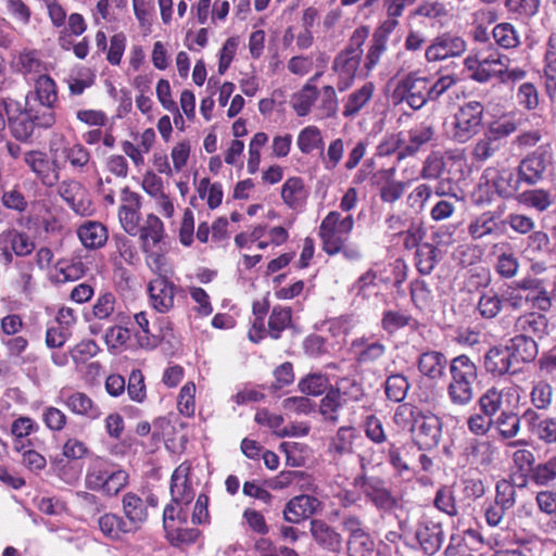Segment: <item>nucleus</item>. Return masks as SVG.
Returning <instances> with one entry per match:
<instances>
[{
  "label": "nucleus",
  "mask_w": 556,
  "mask_h": 556,
  "mask_svg": "<svg viewBox=\"0 0 556 556\" xmlns=\"http://www.w3.org/2000/svg\"><path fill=\"white\" fill-rule=\"evenodd\" d=\"M375 91V85L370 81L365 83L361 88L352 91L343 100L342 115L346 118L356 116L371 100Z\"/></svg>",
  "instance_id": "nucleus-33"
},
{
  "label": "nucleus",
  "mask_w": 556,
  "mask_h": 556,
  "mask_svg": "<svg viewBox=\"0 0 556 556\" xmlns=\"http://www.w3.org/2000/svg\"><path fill=\"white\" fill-rule=\"evenodd\" d=\"M98 525L101 532L113 540L121 539L122 535L131 533L123 517L113 513L102 515L98 520Z\"/></svg>",
  "instance_id": "nucleus-43"
},
{
  "label": "nucleus",
  "mask_w": 556,
  "mask_h": 556,
  "mask_svg": "<svg viewBox=\"0 0 556 556\" xmlns=\"http://www.w3.org/2000/svg\"><path fill=\"white\" fill-rule=\"evenodd\" d=\"M344 405L338 394L330 388L320 401L319 412L326 421L337 424L339 421V412Z\"/></svg>",
  "instance_id": "nucleus-56"
},
{
  "label": "nucleus",
  "mask_w": 556,
  "mask_h": 556,
  "mask_svg": "<svg viewBox=\"0 0 556 556\" xmlns=\"http://www.w3.org/2000/svg\"><path fill=\"white\" fill-rule=\"evenodd\" d=\"M520 417L511 410H502L494 420L498 435L502 439H513L520 430Z\"/></svg>",
  "instance_id": "nucleus-47"
},
{
  "label": "nucleus",
  "mask_w": 556,
  "mask_h": 556,
  "mask_svg": "<svg viewBox=\"0 0 556 556\" xmlns=\"http://www.w3.org/2000/svg\"><path fill=\"white\" fill-rule=\"evenodd\" d=\"M331 389L345 405L350 402L359 401L364 395L362 386L350 378L340 379L336 387H331Z\"/></svg>",
  "instance_id": "nucleus-55"
},
{
  "label": "nucleus",
  "mask_w": 556,
  "mask_h": 556,
  "mask_svg": "<svg viewBox=\"0 0 556 556\" xmlns=\"http://www.w3.org/2000/svg\"><path fill=\"white\" fill-rule=\"evenodd\" d=\"M163 222L154 214L147 215L142 226H140V240L142 241V249L144 252L150 251L153 247L159 244L164 237Z\"/></svg>",
  "instance_id": "nucleus-36"
},
{
  "label": "nucleus",
  "mask_w": 556,
  "mask_h": 556,
  "mask_svg": "<svg viewBox=\"0 0 556 556\" xmlns=\"http://www.w3.org/2000/svg\"><path fill=\"white\" fill-rule=\"evenodd\" d=\"M24 162L36 174L45 186L52 187L59 181V172L40 151H28Z\"/></svg>",
  "instance_id": "nucleus-29"
},
{
  "label": "nucleus",
  "mask_w": 556,
  "mask_h": 556,
  "mask_svg": "<svg viewBox=\"0 0 556 556\" xmlns=\"http://www.w3.org/2000/svg\"><path fill=\"white\" fill-rule=\"evenodd\" d=\"M506 61L507 55L489 43L481 48H472L464 59V66L472 80L484 84L492 78H500Z\"/></svg>",
  "instance_id": "nucleus-3"
},
{
  "label": "nucleus",
  "mask_w": 556,
  "mask_h": 556,
  "mask_svg": "<svg viewBox=\"0 0 556 556\" xmlns=\"http://www.w3.org/2000/svg\"><path fill=\"white\" fill-rule=\"evenodd\" d=\"M354 224L355 220L351 214L342 216L338 211H330L318 228L323 251L328 255L339 254L343 243L349 241Z\"/></svg>",
  "instance_id": "nucleus-4"
},
{
  "label": "nucleus",
  "mask_w": 556,
  "mask_h": 556,
  "mask_svg": "<svg viewBox=\"0 0 556 556\" xmlns=\"http://www.w3.org/2000/svg\"><path fill=\"white\" fill-rule=\"evenodd\" d=\"M58 87L49 75H39L34 78L31 89L26 93V102L53 103L58 104Z\"/></svg>",
  "instance_id": "nucleus-30"
},
{
  "label": "nucleus",
  "mask_w": 556,
  "mask_h": 556,
  "mask_svg": "<svg viewBox=\"0 0 556 556\" xmlns=\"http://www.w3.org/2000/svg\"><path fill=\"white\" fill-rule=\"evenodd\" d=\"M296 146L303 154H311L317 150L324 151V138L317 126L309 125L300 130L296 138Z\"/></svg>",
  "instance_id": "nucleus-41"
},
{
  "label": "nucleus",
  "mask_w": 556,
  "mask_h": 556,
  "mask_svg": "<svg viewBox=\"0 0 556 556\" xmlns=\"http://www.w3.org/2000/svg\"><path fill=\"white\" fill-rule=\"evenodd\" d=\"M434 134L433 125L426 121L414 125L406 134L403 132L404 148L399 152L397 160L401 161L405 157L415 156L425 150L433 140Z\"/></svg>",
  "instance_id": "nucleus-16"
},
{
  "label": "nucleus",
  "mask_w": 556,
  "mask_h": 556,
  "mask_svg": "<svg viewBox=\"0 0 556 556\" xmlns=\"http://www.w3.org/2000/svg\"><path fill=\"white\" fill-rule=\"evenodd\" d=\"M128 484V473L123 469H113L102 459L93 460L88 467L85 485L106 496L117 495Z\"/></svg>",
  "instance_id": "nucleus-7"
},
{
  "label": "nucleus",
  "mask_w": 556,
  "mask_h": 556,
  "mask_svg": "<svg viewBox=\"0 0 556 556\" xmlns=\"http://www.w3.org/2000/svg\"><path fill=\"white\" fill-rule=\"evenodd\" d=\"M51 152L54 157L53 166H58V160L62 159L70 164L75 173H86L93 164L89 150L80 142H66L61 148L52 146Z\"/></svg>",
  "instance_id": "nucleus-17"
},
{
  "label": "nucleus",
  "mask_w": 556,
  "mask_h": 556,
  "mask_svg": "<svg viewBox=\"0 0 556 556\" xmlns=\"http://www.w3.org/2000/svg\"><path fill=\"white\" fill-rule=\"evenodd\" d=\"M123 204L118 211V218L123 229L130 236L140 231V195L127 187L122 190Z\"/></svg>",
  "instance_id": "nucleus-22"
},
{
  "label": "nucleus",
  "mask_w": 556,
  "mask_h": 556,
  "mask_svg": "<svg viewBox=\"0 0 556 556\" xmlns=\"http://www.w3.org/2000/svg\"><path fill=\"white\" fill-rule=\"evenodd\" d=\"M56 402L64 405L74 415L81 416L91 421L99 419L102 415L99 404L81 391L62 389Z\"/></svg>",
  "instance_id": "nucleus-14"
},
{
  "label": "nucleus",
  "mask_w": 556,
  "mask_h": 556,
  "mask_svg": "<svg viewBox=\"0 0 556 556\" xmlns=\"http://www.w3.org/2000/svg\"><path fill=\"white\" fill-rule=\"evenodd\" d=\"M547 318L540 313H528L517 318L515 327L521 334L542 338L547 331Z\"/></svg>",
  "instance_id": "nucleus-39"
},
{
  "label": "nucleus",
  "mask_w": 556,
  "mask_h": 556,
  "mask_svg": "<svg viewBox=\"0 0 556 556\" xmlns=\"http://www.w3.org/2000/svg\"><path fill=\"white\" fill-rule=\"evenodd\" d=\"M492 36L496 45L505 50L515 49L521 45L520 34L510 23L495 25Z\"/></svg>",
  "instance_id": "nucleus-42"
},
{
  "label": "nucleus",
  "mask_w": 556,
  "mask_h": 556,
  "mask_svg": "<svg viewBox=\"0 0 556 556\" xmlns=\"http://www.w3.org/2000/svg\"><path fill=\"white\" fill-rule=\"evenodd\" d=\"M329 380L326 375L320 372L308 374L299 381V390L307 395L318 396L323 394L328 387Z\"/></svg>",
  "instance_id": "nucleus-57"
},
{
  "label": "nucleus",
  "mask_w": 556,
  "mask_h": 556,
  "mask_svg": "<svg viewBox=\"0 0 556 556\" xmlns=\"http://www.w3.org/2000/svg\"><path fill=\"white\" fill-rule=\"evenodd\" d=\"M355 358L359 364H374L383 357L387 348L380 341L370 342L367 338H359L352 342Z\"/></svg>",
  "instance_id": "nucleus-34"
},
{
  "label": "nucleus",
  "mask_w": 556,
  "mask_h": 556,
  "mask_svg": "<svg viewBox=\"0 0 556 556\" xmlns=\"http://www.w3.org/2000/svg\"><path fill=\"white\" fill-rule=\"evenodd\" d=\"M323 502L312 495L302 494L292 497L283 508V518L290 523H299L313 515L320 513Z\"/></svg>",
  "instance_id": "nucleus-21"
},
{
  "label": "nucleus",
  "mask_w": 556,
  "mask_h": 556,
  "mask_svg": "<svg viewBox=\"0 0 556 556\" xmlns=\"http://www.w3.org/2000/svg\"><path fill=\"white\" fill-rule=\"evenodd\" d=\"M415 538L421 551L426 555L432 556L441 548L444 541L442 525L428 517H424L417 525Z\"/></svg>",
  "instance_id": "nucleus-20"
},
{
  "label": "nucleus",
  "mask_w": 556,
  "mask_h": 556,
  "mask_svg": "<svg viewBox=\"0 0 556 556\" xmlns=\"http://www.w3.org/2000/svg\"><path fill=\"white\" fill-rule=\"evenodd\" d=\"M123 513L125 522L131 532L138 531L148 520V506L144 501L132 492L123 496Z\"/></svg>",
  "instance_id": "nucleus-28"
},
{
  "label": "nucleus",
  "mask_w": 556,
  "mask_h": 556,
  "mask_svg": "<svg viewBox=\"0 0 556 556\" xmlns=\"http://www.w3.org/2000/svg\"><path fill=\"white\" fill-rule=\"evenodd\" d=\"M518 122L513 115H503L498 119L490 123L485 131L496 141L503 142L505 138L518 129Z\"/></svg>",
  "instance_id": "nucleus-54"
},
{
  "label": "nucleus",
  "mask_w": 556,
  "mask_h": 556,
  "mask_svg": "<svg viewBox=\"0 0 556 556\" xmlns=\"http://www.w3.org/2000/svg\"><path fill=\"white\" fill-rule=\"evenodd\" d=\"M187 522L180 523L178 520L169 523H164V529L167 532V536L174 544H191L195 542L200 532L194 528H187Z\"/></svg>",
  "instance_id": "nucleus-51"
},
{
  "label": "nucleus",
  "mask_w": 556,
  "mask_h": 556,
  "mask_svg": "<svg viewBox=\"0 0 556 556\" xmlns=\"http://www.w3.org/2000/svg\"><path fill=\"white\" fill-rule=\"evenodd\" d=\"M355 484L361 489L365 498L379 511L390 513L397 507L399 500L383 479L363 475L355 479Z\"/></svg>",
  "instance_id": "nucleus-9"
},
{
  "label": "nucleus",
  "mask_w": 556,
  "mask_h": 556,
  "mask_svg": "<svg viewBox=\"0 0 556 556\" xmlns=\"http://www.w3.org/2000/svg\"><path fill=\"white\" fill-rule=\"evenodd\" d=\"M318 93V89L315 85L305 84L302 89L292 97L291 104L295 113L299 116H306L316 102Z\"/></svg>",
  "instance_id": "nucleus-44"
},
{
  "label": "nucleus",
  "mask_w": 556,
  "mask_h": 556,
  "mask_svg": "<svg viewBox=\"0 0 556 556\" xmlns=\"http://www.w3.org/2000/svg\"><path fill=\"white\" fill-rule=\"evenodd\" d=\"M179 287L165 276L152 279L148 285L150 304L157 313L165 314L175 306V298Z\"/></svg>",
  "instance_id": "nucleus-15"
},
{
  "label": "nucleus",
  "mask_w": 556,
  "mask_h": 556,
  "mask_svg": "<svg viewBox=\"0 0 556 556\" xmlns=\"http://www.w3.org/2000/svg\"><path fill=\"white\" fill-rule=\"evenodd\" d=\"M387 49L388 42L379 40L374 37L371 38L362 68V71L365 72V76H368L372 72V70L379 64Z\"/></svg>",
  "instance_id": "nucleus-60"
},
{
  "label": "nucleus",
  "mask_w": 556,
  "mask_h": 556,
  "mask_svg": "<svg viewBox=\"0 0 556 556\" xmlns=\"http://www.w3.org/2000/svg\"><path fill=\"white\" fill-rule=\"evenodd\" d=\"M35 248V242L26 232L15 228L0 232V260L4 265L12 264L14 255L18 257L30 255Z\"/></svg>",
  "instance_id": "nucleus-13"
},
{
  "label": "nucleus",
  "mask_w": 556,
  "mask_h": 556,
  "mask_svg": "<svg viewBox=\"0 0 556 556\" xmlns=\"http://www.w3.org/2000/svg\"><path fill=\"white\" fill-rule=\"evenodd\" d=\"M77 236L84 247L99 249L108 241V230L99 222H87L79 226Z\"/></svg>",
  "instance_id": "nucleus-37"
},
{
  "label": "nucleus",
  "mask_w": 556,
  "mask_h": 556,
  "mask_svg": "<svg viewBox=\"0 0 556 556\" xmlns=\"http://www.w3.org/2000/svg\"><path fill=\"white\" fill-rule=\"evenodd\" d=\"M375 543L366 529L348 538V549L351 556H365L374 549Z\"/></svg>",
  "instance_id": "nucleus-63"
},
{
  "label": "nucleus",
  "mask_w": 556,
  "mask_h": 556,
  "mask_svg": "<svg viewBox=\"0 0 556 556\" xmlns=\"http://www.w3.org/2000/svg\"><path fill=\"white\" fill-rule=\"evenodd\" d=\"M516 368L521 371L525 364L531 363L538 355V344L527 334H518L505 343Z\"/></svg>",
  "instance_id": "nucleus-26"
},
{
  "label": "nucleus",
  "mask_w": 556,
  "mask_h": 556,
  "mask_svg": "<svg viewBox=\"0 0 556 556\" xmlns=\"http://www.w3.org/2000/svg\"><path fill=\"white\" fill-rule=\"evenodd\" d=\"M409 430L413 441L419 450H432L441 441L442 422L437 415L420 409Z\"/></svg>",
  "instance_id": "nucleus-10"
},
{
  "label": "nucleus",
  "mask_w": 556,
  "mask_h": 556,
  "mask_svg": "<svg viewBox=\"0 0 556 556\" xmlns=\"http://www.w3.org/2000/svg\"><path fill=\"white\" fill-rule=\"evenodd\" d=\"M439 250L431 243H421L415 253V265L421 275H430L439 258Z\"/></svg>",
  "instance_id": "nucleus-46"
},
{
  "label": "nucleus",
  "mask_w": 556,
  "mask_h": 556,
  "mask_svg": "<svg viewBox=\"0 0 556 556\" xmlns=\"http://www.w3.org/2000/svg\"><path fill=\"white\" fill-rule=\"evenodd\" d=\"M356 437L357 431L354 427H340L329 440V454L333 455L334 457L351 454L353 452V444Z\"/></svg>",
  "instance_id": "nucleus-38"
},
{
  "label": "nucleus",
  "mask_w": 556,
  "mask_h": 556,
  "mask_svg": "<svg viewBox=\"0 0 556 556\" xmlns=\"http://www.w3.org/2000/svg\"><path fill=\"white\" fill-rule=\"evenodd\" d=\"M15 72L22 74L24 77H35L45 75L46 66L40 59L39 52L36 50H23L20 52L12 62Z\"/></svg>",
  "instance_id": "nucleus-31"
},
{
  "label": "nucleus",
  "mask_w": 556,
  "mask_h": 556,
  "mask_svg": "<svg viewBox=\"0 0 556 556\" xmlns=\"http://www.w3.org/2000/svg\"><path fill=\"white\" fill-rule=\"evenodd\" d=\"M521 202L540 212L547 210L553 203V195L544 189H533L521 194Z\"/></svg>",
  "instance_id": "nucleus-59"
},
{
  "label": "nucleus",
  "mask_w": 556,
  "mask_h": 556,
  "mask_svg": "<svg viewBox=\"0 0 556 556\" xmlns=\"http://www.w3.org/2000/svg\"><path fill=\"white\" fill-rule=\"evenodd\" d=\"M451 379L459 382L475 384L478 380V366L467 355L454 357L448 364Z\"/></svg>",
  "instance_id": "nucleus-35"
},
{
  "label": "nucleus",
  "mask_w": 556,
  "mask_h": 556,
  "mask_svg": "<svg viewBox=\"0 0 556 556\" xmlns=\"http://www.w3.org/2000/svg\"><path fill=\"white\" fill-rule=\"evenodd\" d=\"M292 312L290 307L277 305L273 307L268 317V336L275 340L291 325Z\"/></svg>",
  "instance_id": "nucleus-45"
},
{
  "label": "nucleus",
  "mask_w": 556,
  "mask_h": 556,
  "mask_svg": "<svg viewBox=\"0 0 556 556\" xmlns=\"http://www.w3.org/2000/svg\"><path fill=\"white\" fill-rule=\"evenodd\" d=\"M409 387L410 384L404 375H391L384 382L386 395L390 401L401 403L406 399Z\"/></svg>",
  "instance_id": "nucleus-49"
},
{
  "label": "nucleus",
  "mask_w": 556,
  "mask_h": 556,
  "mask_svg": "<svg viewBox=\"0 0 556 556\" xmlns=\"http://www.w3.org/2000/svg\"><path fill=\"white\" fill-rule=\"evenodd\" d=\"M343 154L344 142L341 138H337L329 143L326 152L324 150L319 153V156L325 169L332 170L339 165Z\"/></svg>",
  "instance_id": "nucleus-62"
},
{
  "label": "nucleus",
  "mask_w": 556,
  "mask_h": 556,
  "mask_svg": "<svg viewBox=\"0 0 556 556\" xmlns=\"http://www.w3.org/2000/svg\"><path fill=\"white\" fill-rule=\"evenodd\" d=\"M58 104L26 102L22 116L12 124V131L18 140H27L35 128H51L56 123Z\"/></svg>",
  "instance_id": "nucleus-6"
},
{
  "label": "nucleus",
  "mask_w": 556,
  "mask_h": 556,
  "mask_svg": "<svg viewBox=\"0 0 556 556\" xmlns=\"http://www.w3.org/2000/svg\"><path fill=\"white\" fill-rule=\"evenodd\" d=\"M503 147V142L496 141L486 131L477 140L472 148V157L477 162H485L493 157Z\"/></svg>",
  "instance_id": "nucleus-52"
},
{
  "label": "nucleus",
  "mask_w": 556,
  "mask_h": 556,
  "mask_svg": "<svg viewBox=\"0 0 556 556\" xmlns=\"http://www.w3.org/2000/svg\"><path fill=\"white\" fill-rule=\"evenodd\" d=\"M364 38L357 31L354 33L350 43L333 59L331 70L337 75V88L340 92L349 89L361 67Z\"/></svg>",
  "instance_id": "nucleus-5"
},
{
  "label": "nucleus",
  "mask_w": 556,
  "mask_h": 556,
  "mask_svg": "<svg viewBox=\"0 0 556 556\" xmlns=\"http://www.w3.org/2000/svg\"><path fill=\"white\" fill-rule=\"evenodd\" d=\"M447 397L450 402L459 407L469 405L475 396L473 386L465 382L450 380L447 388Z\"/></svg>",
  "instance_id": "nucleus-48"
},
{
  "label": "nucleus",
  "mask_w": 556,
  "mask_h": 556,
  "mask_svg": "<svg viewBox=\"0 0 556 556\" xmlns=\"http://www.w3.org/2000/svg\"><path fill=\"white\" fill-rule=\"evenodd\" d=\"M483 118L484 105L480 101L464 103L453 115L448 129L451 138L459 143L469 141L482 130Z\"/></svg>",
  "instance_id": "nucleus-8"
},
{
  "label": "nucleus",
  "mask_w": 556,
  "mask_h": 556,
  "mask_svg": "<svg viewBox=\"0 0 556 556\" xmlns=\"http://www.w3.org/2000/svg\"><path fill=\"white\" fill-rule=\"evenodd\" d=\"M467 50L466 40L450 31L434 37L425 50V59L429 63H437L447 59L458 58Z\"/></svg>",
  "instance_id": "nucleus-12"
},
{
  "label": "nucleus",
  "mask_w": 556,
  "mask_h": 556,
  "mask_svg": "<svg viewBox=\"0 0 556 556\" xmlns=\"http://www.w3.org/2000/svg\"><path fill=\"white\" fill-rule=\"evenodd\" d=\"M504 391L495 387L489 388L478 400L480 412L493 418L503 406Z\"/></svg>",
  "instance_id": "nucleus-53"
},
{
  "label": "nucleus",
  "mask_w": 556,
  "mask_h": 556,
  "mask_svg": "<svg viewBox=\"0 0 556 556\" xmlns=\"http://www.w3.org/2000/svg\"><path fill=\"white\" fill-rule=\"evenodd\" d=\"M520 181L519 174L516 176L511 170L505 169L493 180V187L501 198L508 199L519 190Z\"/></svg>",
  "instance_id": "nucleus-50"
},
{
  "label": "nucleus",
  "mask_w": 556,
  "mask_h": 556,
  "mask_svg": "<svg viewBox=\"0 0 556 556\" xmlns=\"http://www.w3.org/2000/svg\"><path fill=\"white\" fill-rule=\"evenodd\" d=\"M255 551L258 556H299L294 549L287 546H277L265 538L255 542Z\"/></svg>",
  "instance_id": "nucleus-64"
},
{
  "label": "nucleus",
  "mask_w": 556,
  "mask_h": 556,
  "mask_svg": "<svg viewBox=\"0 0 556 556\" xmlns=\"http://www.w3.org/2000/svg\"><path fill=\"white\" fill-rule=\"evenodd\" d=\"M303 188V180L300 177H290L282 185L281 198L290 208L301 205Z\"/></svg>",
  "instance_id": "nucleus-58"
},
{
  "label": "nucleus",
  "mask_w": 556,
  "mask_h": 556,
  "mask_svg": "<svg viewBox=\"0 0 556 556\" xmlns=\"http://www.w3.org/2000/svg\"><path fill=\"white\" fill-rule=\"evenodd\" d=\"M59 194L80 216H90L92 203L86 188L76 180H64L59 186Z\"/></svg>",
  "instance_id": "nucleus-18"
},
{
  "label": "nucleus",
  "mask_w": 556,
  "mask_h": 556,
  "mask_svg": "<svg viewBox=\"0 0 556 556\" xmlns=\"http://www.w3.org/2000/svg\"><path fill=\"white\" fill-rule=\"evenodd\" d=\"M507 232V222L503 218V210L483 212L468 224V233L472 240L498 239Z\"/></svg>",
  "instance_id": "nucleus-11"
},
{
  "label": "nucleus",
  "mask_w": 556,
  "mask_h": 556,
  "mask_svg": "<svg viewBox=\"0 0 556 556\" xmlns=\"http://www.w3.org/2000/svg\"><path fill=\"white\" fill-rule=\"evenodd\" d=\"M86 273V266L79 258L62 260L55 265L53 279L56 283H65L80 279Z\"/></svg>",
  "instance_id": "nucleus-40"
},
{
  "label": "nucleus",
  "mask_w": 556,
  "mask_h": 556,
  "mask_svg": "<svg viewBox=\"0 0 556 556\" xmlns=\"http://www.w3.org/2000/svg\"><path fill=\"white\" fill-rule=\"evenodd\" d=\"M551 163V153L546 149L539 148L526 156L519 164V178L528 185H535L542 180L543 175Z\"/></svg>",
  "instance_id": "nucleus-19"
},
{
  "label": "nucleus",
  "mask_w": 556,
  "mask_h": 556,
  "mask_svg": "<svg viewBox=\"0 0 556 556\" xmlns=\"http://www.w3.org/2000/svg\"><path fill=\"white\" fill-rule=\"evenodd\" d=\"M522 420L539 440L547 444L556 443V417L541 418L534 409L527 408L522 414Z\"/></svg>",
  "instance_id": "nucleus-24"
},
{
  "label": "nucleus",
  "mask_w": 556,
  "mask_h": 556,
  "mask_svg": "<svg viewBox=\"0 0 556 556\" xmlns=\"http://www.w3.org/2000/svg\"><path fill=\"white\" fill-rule=\"evenodd\" d=\"M484 368L493 377L513 376L519 372L505 344L488 350L484 354Z\"/></svg>",
  "instance_id": "nucleus-23"
},
{
  "label": "nucleus",
  "mask_w": 556,
  "mask_h": 556,
  "mask_svg": "<svg viewBox=\"0 0 556 556\" xmlns=\"http://www.w3.org/2000/svg\"><path fill=\"white\" fill-rule=\"evenodd\" d=\"M446 356L438 351H428L418 358L419 371L431 380H440L445 376L447 366Z\"/></svg>",
  "instance_id": "nucleus-32"
},
{
  "label": "nucleus",
  "mask_w": 556,
  "mask_h": 556,
  "mask_svg": "<svg viewBox=\"0 0 556 556\" xmlns=\"http://www.w3.org/2000/svg\"><path fill=\"white\" fill-rule=\"evenodd\" d=\"M309 532L314 542L323 549L339 553L342 548V536L334 528L321 519H312Z\"/></svg>",
  "instance_id": "nucleus-25"
},
{
  "label": "nucleus",
  "mask_w": 556,
  "mask_h": 556,
  "mask_svg": "<svg viewBox=\"0 0 556 556\" xmlns=\"http://www.w3.org/2000/svg\"><path fill=\"white\" fill-rule=\"evenodd\" d=\"M191 465L181 463L173 472L170 479L172 502L167 504L163 511V523H169L178 520L180 523L188 522L189 505L194 498V490L189 480Z\"/></svg>",
  "instance_id": "nucleus-2"
},
{
  "label": "nucleus",
  "mask_w": 556,
  "mask_h": 556,
  "mask_svg": "<svg viewBox=\"0 0 556 556\" xmlns=\"http://www.w3.org/2000/svg\"><path fill=\"white\" fill-rule=\"evenodd\" d=\"M41 419L50 431L61 432L66 427L68 417L55 406H46L42 409Z\"/></svg>",
  "instance_id": "nucleus-61"
},
{
  "label": "nucleus",
  "mask_w": 556,
  "mask_h": 556,
  "mask_svg": "<svg viewBox=\"0 0 556 556\" xmlns=\"http://www.w3.org/2000/svg\"><path fill=\"white\" fill-rule=\"evenodd\" d=\"M457 79L454 75H443L434 83L418 72H410L402 77L393 91V99L397 102H405L413 110H420L429 101L438 100Z\"/></svg>",
  "instance_id": "nucleus-1"
},
{
  "label": "nucleus",
  "mask_w": 556,
  "mask_h": 556,
  "mask_svg": "<svg viewBox=\"0 0 556 556\" xmlns=\"http://www.w3.org/2000/svg\"><path fill=\"white\" fill-rule=\"evenodd\" d=\"M464 456L468 465L486 469L494 462L495 447L490 441L469 439L464 448Z\"/></svg>",
  "instance_id": "nucleus-27"
}]
</instances>
